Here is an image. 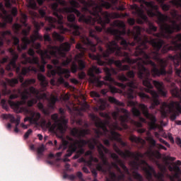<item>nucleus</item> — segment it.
<instances>
[{
	"mask_svg": "<svg viewBox=\"0 0 181 181\" xmlns=\"http://www.w3.org/2000/svg\"><path fill=\"white\" fill-rule=\"evenodd\" d=\"M29 97V93L28 92H24L22 94V101L21 102H11L9 101V104L11 107L15 110L16 112H25L30 114V117H25L24 119L25 122L26 121H30L31 124H37V121L40 119V113L39 112H32L28 108H22L21 107V105H23L26 103V98Z\"/></svg>",
	"mask_w": 181,
	"mask_h": 181,
	"instance_id": "f257e3e1",
	"label": "nucleus"
},
{
	"mask_svg": "<svg viewBox=\"0 0 181 181\" xmlns=\"http://www.w3.org/2000/svg\"><path fill=\"white\" fill-rule=\"evenodd\" d=\"M52 119L54 122V125L50 124V122H46L42 120L41 122V127L44 131L49 129L51 132H55V134H63L67 129V120L62 119L57 122V115H53Z\"/></svg>",
	"mask_w": 181,
	"mask_h": 181,
	"instance_id": "f03ea898",
	"label": "nucleus"
},
{
	"mask_svg": "<svg viewBox=\"0 0 181 181\" xmlns=\"http://www.w3.org/2000/svg\"><path fill=\"white\" fill-rule=\"evenodd\" d=\"M70 50V44L66 42L62 45H61L59 48H57L56 47H49L47 48V50L43 52L42 50H38V53L41 55V57L42 59V63L44 64H46V62H44V59H50L51 56H57V54H61L63 56L64 52H69ZM50 54V55H49Z\"/></svg>",
	"mask_w": 181,
	"mask_h": 181,
	"instance_id": "7ed1b4c3",
	"label": "nucleus"
},
{
	"mask_svg": "<svg viewBox=\"0 0 181 181\" xmlns=\"http://www.w3.org/2000/svg\"><path fill=\"white\" fill-rule=\"evenodd\" d=\"M144 4L147 8H150V11H147L148 16H158L160 21H166V16L160 14L159 11H158V6L153 5V2H146L144 1Z\"/></svg>",
	"mask_w": 181,
	"mask_h": 181,
	"instance_id": "20e7f679",
	"label": "nucleus"
},
{
	"mask_svg": "<svg viewBox=\"0 0 181 181\" xmlns=\"http://www.w3.org/2000/svg\"><path fill=\"white\" fill-rule=\"evenodd\" d=\"M173 110H175L176 114H181V107L179 102H172L170 105L164 103L161 108V112H170L173 111Z\"/></svg>",
	"mask_w": 181,
	"mask_h": 181,
	"instance_id": "39448f33",
	"label": "nucleus"
},
{
	"mask_svg": "<svg viewBox=\"0 0 181 181\" xmlns=\"http://www.w3.org/2000/svg\"><path fill=\"white\" fill-rule=\"evenodd\" d=\"M139 108L143 111L144 115H145V117H146V118H148V119L150 121V122H148L150 128H151V129L156 128V124H155V122H156V119L155 117H153V115L148 114V108L146 106L144 105H140Z\"/></svg>",
	"mask_w": 181,
	"mask_h": 181,
	"instance_id": "423d86ee",
	"label": "nucleus"
},
{
	"mask_svg": "<svg viewBox=\"0 0 181 181\" xmlns=\"http://www.w3.org/2000/svg\"><path fill=\"white\" fill-rule=\"evenodd\" d=\"M76 49H78L81 53L75 57V60L78 62L80 69H84V67H86V64H84V62L79 60V59H81V57L84 56V52H86V49L81 48V45L80 44L76 45Z\"/></svg>",
	"mask_w": 181,
	"mask_h": 181,
	"instance_id": "0eeeda50",
	"label": "nucleus"
},
{
	"mask_svg": "<svg viewBox=\"0 0 181 181\" xmlns=\"http://www.w3.org/2000/svg\"><path fill=\"white\" fill-rule=\"evenodd\" d=\"M149 57L151 59L158 60V59H159V54H158V52H153L150 54V56L146 54H144L143 61L144 64H151V66H155V64L151 62V60H149Z\"/></svg>",
	"mask_w": 181,
	"mask_h": 181,
	"instance_id": "6e6552de",
	"label": "nucleus"
},
{
	"mask_svg": "<svg viewBox=\"0 0 181 181\" xmlns=\"http://www.w3.org/2000/svg\"><path fill=\"white\" fill-rule=\"evenodd\" d=\"M146 91L150 93L153 97V104L151 105L150 108H153V105H158L159 100H158V95L155 90H152L151 89H147Z\"/></svg>",
	"mask_w": 181,
	"mask_h": 181,
	"instance_id": "1a4fd4ad",
	"label": "nucleus"
},
{
	"mask_svg": "<svg viewBox=\"0 0 181 181\" xmlns=\"http://www.w3.org/2000/svg\"><path fill=\"white\" fill-rule=\"evenodd\" d=\"M81 21H83V22H86V23H91V21L93 22H101V17L97 16L96 18L93 17H88V18H84V16H82L79 18V21L81 22Z\"/></svg>",
	"mask_w": 181,
	"mask_h": 181,
	"instance_id": "9d476101",
	"label": "nucleus"
},
{
	"mask_svg": "<svg viewBox=\"0 0 181 181\" xmlns=\"http://www.w3.org/2000/svg\"><path fill=\"white\" fill-rule=\"evenodd\" d=\"M10 53L12 54L13 56V61H11L8 65V66H7V70H11V67H12V69H15L16 67V64H15V60H16L18 59V54H16V53H15V52H13V49H9Z\"/></svg>",
	"mask_w": 181,
	"mask_h": 181,
	"instance_id": "9b49d317",
	"label": "nucleus"
},
{
	"mask_svg": "<svg viewBox=\"0 0 181 181\" xmlns=\"http://www.w3.org/2000/svg\"><path fill=\"white\" fill-rule=\"evenodd\" d=\"M153 84L155 87L158 90L159 94L163 96L166 95V91L163 90V83L162 82L154 81Z\"/></svg>",
	"mask_w": 181,
	"mask_h": 181,
	"instance_id": "f8f14e48",
	"label": "nucleus"
},
{
	"mask_svg": "<svg viewBox=\"0 0 181 181\" xmlns=\"http://www.w3.org/2000/svg\"><path fill=\"white\" fill-rule=\"evenodd\" d=\"M101 6H104L106 8V9H108L110 8V4L107 2L102 1V3L100 4V6H97L94 10V15H97L98 12H101Z\"/></svg>",
	"mask_w": 181,
	"mask_h": 181,
	"instance_id": "ddd939ff",
	"label": "nucleus"
},
{
	"mask_svg": "<svg viewBox=\"0 0 181 181\" xmlns=\"http://www.w3.org/2000/svg\"><path fill=\"white\" fill-rule=\"evenodd\" d=\"M116 50H118V46L117 45V42H115V41H112L108 44L107 51L109 53H113V52H115Z\"/></svg>",
	"mask_w": 181,
	"mask_h": 181,
	"instance_id": "4468645a",
	"label": "nucleus"
},
{
	"mask_svg": "<svg viewBox=\"0 0 181 181\" xmlns=\"http://www.w3.org/2000/svg\"><path fill=\"white\" fill-rule=\"evenodd\" d=\"M150 43L154 47L156 50H159L162 47V41L160 40H151Z\"/></svg>",
	"mask_w": 181,
	"mask_h": 181,
	"instance_id": "2eb2a0df",
	"label": "nucleus"
},
{
	"mask_svg": "<svg viewBox=\"0 0 181 181\" xmlns=\"http://www.w3.org/2000/svg\"><path fill=\"white\" fill-rule=\"evenodd\" d=\"M109 128H110V134L112 136H118V134L117 132H115L114 131H115V129H119V127H118V125L117 124V123H115L114 124L112 125H110L109 126Z\"/></svg>",
	"mask_w": 181,
	"mask_h": 181,
	"instance_id": "dca6fc26",
	"label": "nucleus"
},
{
	"mask_svg": "<svg viewBox=\"0 0 181 181\" xmlns=\"http://www.w3.org/2000/svg\"><path fill=\"white\" fill-rule=\"evenodd\" d=\"M94 73H101V71L100 70V69L97 68L96 66H92V68H90L88 70V76H90L91 78H93Z\"/></svg>",
	"mask_w": 181,
	"mask_h": 181,
	"instance_id": "f3484780",
	"label": "nucleus"
},
{
	"mask_svg": "<svg viewBox=\"0 0 181 181\" xmlns=\"http://www.w3.org/2000/svg\"><path fill=\"white\" fill-rule=\"evenodd\" d=\"M57 73H58V74H65L66 78H69V77H70V71L68 69L58 68Z\"/></svg>",
	"mask_w": 181,
	"mask_h": 181,
	"instance_id": "a211bd4d",
	"label": "nucleus"
},
{
	"mask_svg": "<svg viewBox=\"0 0 181 181\" xmlns=\"http://www.w3.org/2000/svg\"><path fill=\"white\" fill-rule=\"evenodd\" d=\"M162 29L167 33H172L175 32V27H170L168 25H163Z\"/></svg>",
	"mask_w": 181,
	"mask_h": 181,
	"instance_id": "6ab92c4d",
	"label": "nucleus"
},
{
	"mask_svg": "<svg viewBox=\"0 0 181 181\" xmlns=\"http://www.w3.org/2000/svg\"><path fill=\"white\" fill-rule=\"evenodd\" d=\"M22 45H21V49L23 50H25V49H26V47H28V45H29V43H30V40H29L28 39V37H24L23 39H22Z\"/></svg>",
	"mask_w": 181,
	"mask_h": 181,
	"instance_id": "aec40b11",
	"label": "nucleus"
},
{
	"mask_svg": "<svg viewBox=\"0 0 181 181\" xmlns=\"http://www.w3.org/2000/svg\"><path fill=\"white\" fill-rule=\"evenodd\" d=\"M64 12H66V13L73 12L74 13H76L78 16L80 15V12H78L74 8H64Z\"/></svg>",
	"mask_w": 181,
	"mask_h": 181,
	"instance_id": "412c9836",
	"label": "nucleus"
},
{
	"mask_svg": "<svg viewBox=\"0 0 181 181\" xmlns=\"http://www.w3.org/2000/svg\"><path fill=\"white\" fill-rule=\"evenodd\" d=\"M37 77L38 80H40V81H42V84H44V87H46V86H47V81H46L45 76L42 74H38Z\"/></svg>",
	"mask_w": 181,
	"mask_h": 181,
	"instance_id": "4be33fe9",
	"label": "nucleus"
},
{
	"mask_svg": "<svg viewBox=\"0 0 181 181\" xmlns=\"http://www.w3.org/2000/svg\"><path fill=\"white\" fill-rule=\"evenodd\" d=\"M152 74L153 76H160V74H165V71L163 70L161 72L158 70V69L154 68L152 70Z\"/></svg>",
	"mask_w": 181,
	"mask_h": 181,
	"instance_id": "5701e85b",
	"label": "nucleus"
},
{
	"mask_svg": "<svg viewBox=\"0 0 181 181\" xmlns=\"http://www.w3.org/2000/svg\"><path fill=\"white\" fill-rule=\"evenodd\" d=\"M52 37H54V39H55L56 40H59V42L63 41V37H62V35H60L59 33H54L52 34Z\"/></svg>",
	"mask_w": 181,
	"mask_h": 181,
	"instance_id": "b1692460",
	"label": "nucleus"
},
{
	"mask_svg": "<svg viewBox=\"0 0 181 181\" xmlns=\"http://www.w3.org/2000/svg\"><path fill=\"white\" fill-rule=\"evenodd\" d=\"M143 83L145 87H147V88H152V85H151V81H149V79H145L143 81Z\"/></svg>",
	"mask_w": 181,
	"mask_h": 181,
	"instance_id": "393cba45",
	"label": "nucleus"
},
{
	"mask_svg": "<svg viewBox=\"0 0 181 181\" xmlns=\"http://www.w3.org/2000/svg\"><path fill=\"white\" fill-rule=\"evenodd\" d=\"M71 134L72 135H74V136H80V135H81V134L80 133V130L77 129H73L71 130Z\"/></svg>",
	"mask_w": 181,
	"mask_h": 181,
	"instance_id": "a878e982",
	"label": "nucleus"
},
{
	"mask_svg": "<svg viewBox=\"0 0 181 181\" xmlns=\"http://www.w3.org/2000/svg\"><path fill=\"white\" fill-rule=\"evenodd\" d=\"M140 74H143V75L146 74V76H148V74H149V71L145 69L144 66H141V69H140Z\"/></svg>",
	"mask_w": 181,
	"mask_h": 181,
	"instance_id": "bb28decb",
	"label": "nucleus"
},
{
	"mask_svg": "<svg viewBox=\"0 0 181 181\" xmlns=\"http://www.w3.org/2000/svg\"><path fill=\"white\" fill-rule=\"evenodd\" d=\"M28 8H32V9H35L36 8V3L34 0H31L28 2Z\"/></svg>",
	"mask_w": 181,
	"mask_h": 181,
	"instance_id": "cd10ccee",
	"label": "nucleus"
},
{
	"mask_svg": "<svg viewBox=\"0 0 181 181\" xmlns=\"http://www.w3.org/2000/svg\"><path fill=\"white\" fill-rule=\"evenodd\" d=\"M93 118H95L97 119V122H96V127H99L100 128H102V129L103 131H105V127H103V123L100 121L99 119H98V117H93Z\"/></svg>",
	"mask_w": 181,
	"mask_h": 181,
	"instance_id": "c85d7f7f",
	"label": "nucleus"
},
{
	"mask_svg": "<svg viewBox=\"0 0 181 181\" xmlns=\"http://www.w3.org/2000/svg\"><path fill=\"white\" fill-rule=\"evenodd\" d=\"M54 15L55 16H57V19H58V23L59 25H62L63 23V16H59V14H57V13H54Z\"/></svg>",
	"mask_w": 181,
	"mask_h": 181,
	"instance_id": "c756f323",
	"label": "nucleus"
},
{
	"mask_svg": "<svg viewBox=\"0 0 181 181\" xmlns=\"http://www.w3.org/2000/svg\"><path fill=\"white\" fill-rule=\"evenodd\" d=\"M170 170L172 172V171H175V172H177V170L178 172H180V173L181 174V171H180V168H179V167L175 165L173 168L172 167H170Z\"/></svg>",
	"mask_w": 181,
	"mask_h": 181,
	"instance_id": "7c9ffc66",
	"label": "nucleus"
},
{
	"mask_svg": "<svg viewBox=\"0 0 181 181\" xmlns=\"http://www.w3.org/2000/svg\"><path fill=\"white\" fill-rule=\"evenodd\" d=\"M71 28L73 29H75L76 31H74V35H80V33L78 31H77V29H78V26L76 25H73L71 26Z\"/></svg>",
	"mask_w": 181,
	"mask_h": 181,
	"instance_id": "2f4dec72",
	"label": "nucleus"
},
{
	"mask_svg": "<svg viewBox=\"0 0 181 181\" xmlns=\"http://www.w3.org/2000/svg\"><path fill=\"white\" fill-rule=\"evenodd\" d=\"M69 22H74L76 17L73 14H70L67 18Z\"/></svg>",
	"mask_w": 181,
	"mask_h": 181,
	"instance_id": "473e14b6",
	"label": "nucleus"
},
{
	"mask_svg": "<svg viewBox=\"0 0 181 181\" xmlns=\"http://www.w3.org/2000/svg\"><path fill=\"white\" fill-rule=\"evenodd\" d=\"M116 25L120 28H125V23L122 21H116Z\"/></svg>",
	"mask_w": 181,
	"mask_h": 181,
	"instance_id": "72a5a7b5",
	"label": "nucleus"
},
{
	"mask_svg": "<svg viewBox=\"0 0 181 181\" xmlns=\"http://www.w3.org/2000/svg\"><path fill=\"white\" fill-rule=\"evenodd\" d=\"M167 138H168V139H170V141L172 144H175V139H173V136H172V134L170 133L168 134Z\"/></svg>",
	"mask_w": 181,
	"mask_h": 181,
	"instance_id": "f704fd0d",
	"label": "nucleus"
},
{
	"mask_svg": "<svg viewBox=\"0 0 181 181\" xmlns=\"http://www.w3.org/2000/svg\"><path fill=\"white\" fill-rule=\"evenodd\" d=\"M90 96L91 97H96V98H100V94L98 93H97V92H95V91H92L91 93H90Z\"/></svg>",
	"mask_w": 181,
	"mask_h": 181,
	"instance_id": "c9c22d12",
	"label": "nucleus"
},
{
	"mask_svg": "<svg viewBox=\"0 0 181 181\" xmlns=\"http://www.w3.org/2000/svg\"><path fill=\"white\" fill-rule=\"evenodd\" d=\"M132 112L134 114V115L138 116L139 115V114H141V112H139V110H138L136 108L134 107L132 109Z\"/></svg>",
	"mask_w": 181,
	"mask_h": 181,
	"instance_id": "e433bc0d",
	"label": "nucleus"
},
{
	"mask_svg": "<svg viewBox=\"0 0 181 181\" xmlns=\"http://www.w3.org/2000/svg\"><path fill=\"white\" fill-rule=\"evenodd\" d=\"M37 103V100H29L28 102V107H32V105H33V104H36Z\"/></svg>",
	"mask_w": 181,
	"mask_h": 181,
	"instance_id": "4c0bfd02",
	"label": "nucleus"
},
{
	"mask_svg": "<svg viewBox=\"0 0 181 181\" xmlns=\"http://www.w3.org/2000/svg\"><path fill=\"white\" fill-rule=\"evenodd\" d=\"M127 119H128V115H125L123 117H120L119 118V119L121 120L122 122H125V121H127Z\"/></svg>",
	"mask_w": 181,
	"mask_h": 181,
	"instance_id": "58836bf2",
	"label": "nucleus"
},
{
	"mask_svg": "<svg viewBox=\"0 0 181 181\" xmlns=\"http://www.w3.org/2000/svg\"><path fill=\"white\" fill-rule=\"evenodd\" d=\"M171 94L174 95V97H177V88H175L174 90H172Z\"/></svg>",
	"mask_w": 181,
	"mask_h": 181,
	"instance_id": "ea45409f",
	"label": "nucleus"
},
{
	"mask_svg": "<svg viewBox=\"0 0 181 181\" xmlns=\"http://www.w3.org/2000/svg\"><path fill=\"white\" fill-rule=\"evenodd\" d=\"M28 91L30 94H37V90H35V88H30Z\"/></svg>",
	"mask_w": 181,
	"mask_h": 181,
	"instance_id": "a19ab883",
	"label": "nucleus"
},
{
	"mask_svg": "<svg viewBox=\"0 0 181 181\" xmlns=\"http://www.w3.org/2000/svg\"><path fill=\"white\" fill-rule=\"evenodd\" d=\"M28 70H34V71H35V69H32V68L26 69V68H24L22 70V74H26L28 73Z\"/></svg>",
	"mask_w": 181,
	"mask_h": 181,
	"instance_id": "79ce46f5",
	"label": "nucleus"
},
{
	"mask_svg": "<svg viewBox=\"0 0 181 181\" xmlns=\"http://www.w3.org/2000/svg\"><path fill=\"white\" fill-rule=\"evenodd\" d=\"M165 160H170V162H173L174 160H176V158H175V157H170V156H168L165 158Z\"/></svg>",
	"mask_w": 181,
	"mask_h": 181,
	"instance_id": "37998d69",
	"label": "nucleus"
},
{
	"mask_svg": "<svg viewBox=\"0 0 181 181\" xmlns=\"http://www.w3.org/2000/svg\"><path fill=\"white\" fill-rule=\"evenodd\" d=\"M30 134H32V129H28V132L25 134L24 138H29V135H30Z\"/></svg>",
	"mask_w": 181,
	"mask_h": 181,
	"instance_id": "c03bdc74",
	"label": "nucleus"
},
{
	"mask_svg": "<svg viewBox=\"0 0 181 181\" xmlns=\"http://www.w3.org/2000/svg\"><path fill=\"white\" fill-rule=\"evenodd\" d=\"M147 141H148V142L150 144H151V145H155V144H156L155 140H153V139H152V137H148Z\"/></svg>",
	"mask_w": 181,
	"mask_h": 181,
	"instance_id": "a18cd8bd",
	"label": "nucleus"
},
{
	"mask_svg": "<svg viewBox=\"0 0 181 181\" xmlns=\"http://www.w3.org/2000/svg\"><path fill=\"white\" fill-rule=\"evenodd\" d=\"M71 71H72V73H76V71H77V65L74 64L71 66Z\"/></svg>",
	"mask_w": 181,
	"mask_h": 181,
	"instance_id": "49530a36",
	"label": "nucleus"
},
{
	"mask_svg": "<svg viewBox=\"0 0 181 181\" xmlns=\"http://www.w3.org/2000/svg\"><path fill=\"white\" fill-rule=\"evenodd\" d=\"M105 80H107V81H112V83H115L114 81V79H112V78H111V76L110 75L106 76Z\"/></svg>",
	"mask_w": 181,
	"mask_h": 181,
	"instance_id": "de8ad7c7",
	"label": "nucleus"
},
{
	"mask_svg": "<svg viewBox=\"0 0 181 181\" xmlns=\"http://www.w3.org/2000/svg\"><path fill=\"white\" fill-rule=\"evenodd\" d=\"M161 7H162V9L163 11H168L169 10V6H168L166 4H162Z\"/></svg>",
	"mask_w": 181,
	"mask_h": 181,
	"instance_id": "09e8293b",
	"label": "nucleus"
},
{
	"mask_svg": "<svg viewBox=\"0 0 181 181\" xmlns=\"http://www.w3.org/2000/svg\"><path fill=\"white\" fill-rule=\"evenodd\" d=\"M121 45L124 47V49H127V46H128V43H127V41L124 40H122Z\"/></svg>",
	"mask_w": 181,
	"mask_h": 181,
	"instance_id": "8fccbe9b",
	"label": "nucleus"
},
{
	"mask_svg": "<svg viewBox=\"0 0 181 181\" xmlns=\"http://www.w3.org/2000/svg\"><path fill=\"white\" fill-rule=\"evenodd\" d=\"M160 142H161L162 144H164L165 145H166V146H168V148H170V145L168 144V142L165 141L163 139H159Z\"/></svg>",
	"mask_w": 181,
	"mask_h": 181,
	"instance_id": "3c124183",
	"label": "nucleus"
},
{
	"mask_svg": "<svg viewBox=\"0 0 181 181\" xmlns=\"http://www.w3.org/2000/svg\"><path fill=\"white\" fill-rule=\"evenodd\" d=\"M71 5L72 6H74V8L78 7V4L77 2H76V1H71Z\"/></svg>",
	"mask_w": 181,
	"mask_h": 181,
	"instance_id": "603ef678",
	"label": "nucleus"
},
{
	"mask_svg": "<svg viewBox=\"0 0 181 181\" xmlns=\"http://www.w3.org/2000/svg\"><path fill=\"white\" fill-rule=\"evenodd\" d=\"M11 13L13 16H16V13H18V10L16 8H13Z\"/></svg>",
	"mask_w": 181,
	"mask_h": 181,
	"instance_id": "864d4df0",
	"label": "nucleus"
},
{
	"mask_svg": "<svg viewBox=\"0 0 181 181\" xmlns=\"http://www.w3.org/2000/svg\"><path fill=\"white\" fill-rule=\"evenodd\" d=\"M113 118H115L117 119V118H118V115H119V113L118 112H114L112 114Z\"/></svg>",
	"mask_w": 181,
	"mask_h": 181,
	"instance_id": "5fc2aeb1",
	"label": "nucleus"
},
{
	"mask_svg": "<svg viewBox=\"0 0 181 181\" xmlns=\"http://www.w3.org/2000/svg\"><path fill=\"white\" fill-rule=\"evenodd\" d=\"M139 97L141 98H148V95H146L145 93H140L139 94Z\"/></svg>",
	"mask_w": 181,
	"mask_h": 181,
	"instance_id": "6e6d98bb",
	"label": "nucleus"
},
{
	"mask_svg": "<svg viewBox=\"0 0 181 181\" xmlns=\"http://www.w3.org/2000/svg\"><path fill=\"white\" fill-rule=\"evenodd\" d=\"M119 80H120L121 81H126L127 78L125 77V76L121 75L120 76H119Z\"/></svg>",
	"mask_w": 181,
	"mask_h": 181,
	"instance_id": "4d7b16f0",
	"label": "nucleus"
},
{
	"mask_svg": "<svg viewBox=\"0 0 181 181\" xmlns=\"http://www.w3.org/2000/svg\"><path fill=\"white\" fill-rule=\"evenodd\" d=\"M52 104H54L56 101H57V98L54 96H52L51 100H50Z\"/></svg>",
	"mask_w": 181,
	"mask_h": 181,
	"instance_id": "13d9d810",
	"label": "nucleus"
},
{
	"mask_svg": "<svg viewBox=\"0 0 181 181\" xmlns=\"http://www.w3.org/2000/svg\"><path fill=\"white\" fill-rule=\"evenodd\" d=\"M13 28L16 30H18L21 29V25H19V24H14Z\"/></svg>",
	"mask_w": 181,
	"mask_h": 181,
	"instance_id": "bf43d9fd",
	"label": "nucleus"
},
{
	"mask_svg": "<svg viewBox=\"0 0 181 181\" xmlns=\"http://www.w3.org/2000/svg\"><path fill=\"white\" fill-rule=\"evenodd\" d=\"M47 21H49L50 23H53V22H56V20H54L53 18L52 17H47Z\"/></svg>",
	"mask_w": 181,
	"mask_h": 181,
	"instance_id": "052dcab7",
	"label": "nucleus"
},
{
	"mask_svg": "<svg viewBox=\"0 0 181 181\" xmlns=\"http://www.w3.org/2000/svg\"><path fill=\"white\" fill-rule=\"evenodd\" d=\"M128 23L130 25H134L135 23V20L132 19V18H129L128 20Z\"/></svg>",
	"mask_w": 181,
	"mask_h": 181,
	"instance_id": "680f3d73",
	"label": "nucleus"
},
{
	"mask_svg": "<svg viewBox=\"0 0 181 181\" xmlns=\"http://www.w3.org/2000/svg\"><path fill=\"white\" fill-rule=\"evenodd\" d=\"M13 40L14 45H18V43H19V39H18L17 37H13Z\"/></svg>",
	"mask_w": 181,
	"mask_h": 181,
	"instance_id": "e2e57ef3",
	"label": "nucleus"
},
{
	"mask_svg": "<svg viewBox=\"0 0 181 181\" xmlns=\"http://www.w3.org/2000/svg\"><path fill=\"white\" fill-rule=\"evenodd\" d=\"M39 62V59L36 57H34L32 61H30V63L36 64Z\"/></svg>",
	"mask_w": 181,
	"mask_h": 181,
	"instance_id": "0e129e2a",
	"label": "nucleus"
},
{
	"mask_svg": "<svg viewBox=\"0 0 181 181\" xmlns=\"http://www.w3.org/2000/svg\"><path fill=\"white\" fill-rule=\"evenodd\" d=\"M109 101L110 103H115L117 104V100H115V98H114L112 97L109 98Z\"/></svg>",
	"mask_w": 181,
	"mask_h": 181,
	"instance_id": "69168bd1",
	"label": "nucleus"
},
{
	"mask_svg": "<svg viewBox=\"0 0 181 181\" xmlns=\"http://www.w3.org/2000/svg\"><path fill=\"white\" fill-rule=\"evenodd\" d=\"M44 39H45V42H49V40H50V37H49V35H45L44 36Z\"/></svg>",
	"mask_w": 181,
	"mask_h": 181,
	"instance_id": "338daca9",
	"label": "nucleus"
},
{
	"mask_svg": "<svg viewBox=\"0 0 181 181\" xmlns=\"http://www.w3.org/2000/svg\"><path fill=\"white\" fill-rule=\"evenodd\" d=\"M6 21L7 22H9V23L12 22V16H7V17L6 18Z\"/></svg>",
	"mask_w": 181,
	"mask_h": 181,
	"instance_id": "774afa93",
	"label": "nucleus"
}]
</instances>
